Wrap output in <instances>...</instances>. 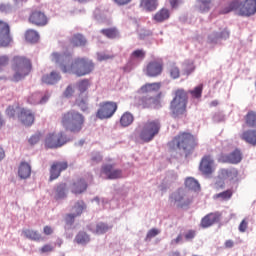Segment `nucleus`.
Wrapping results in <instances>:
<instances>
[{
	"instance_id": "nucleus-42",
	"label": "nucleus",
	"mask_w": 256,
	"mask_h": 256,
	"mask_svg": "<svg viewBox=\"0 0 256 256\" xmlns=\"http://www.w3.org/2000/svg\"><path fill=\"white\" fill-rule=\"evenodd\" d=\"M47 101V98L43 97L41 98V94L34 93L28 98V102L31 103V105H37L39 103H45Z\"/></svg>"
},
{
	"instance_id": "nucleus-62",
	"label": "nucleus",
	"mask_w": 256,
	"mask_h": 256,
	"mask_svg": "<svg viewBox=\"0 0 256 256\" xmlns=\"http://www.w3.org/2000/svg\"><path fill=\"white\" fill-rule=\"evenodd\" d=\"M183 241V236L179 234L175 239L171 241V245H179Z\"/></svg>"
},
{
	"instance_id": "nucleus-35",
	"label": "nucleus",
	"mask_w": 256,
	"mask_h": 256,
	"mask_svg": "<svg viewBox=\"0 0 256 256\" xmlns=\"http://www.w3.org/2000/svg\"><path fill=\"white\" fill-rule=\"evenodd\" d=\"M23 234L26 239H30L31 241H41V234L33 229H25L23 230Z\"/></svg>"
},
{
	"instance_id": "nucleus-36",
	"label": "nucleus",
	"mask_w": 256,
	"mask_h": 256,
	"mask_svg": "<svg viewBox=\"0 0 256 256\" xmlns=\"http://www.w3.org/2000/svg\"><path fill=\"white\" fill-rule=\"evenodd\" d=\"M133 114L131 112H125L120 118V125L122 127H129L134 121Z\"/></svg>"
},
{
	"instance_id": "nucleus-55",
	"label": "nucleus",
	"mask_w": 256,
	"mask_h": 256,
	"mask_svg": "<svg viewBox=\"0 0 256 256\" xmlns=\"http://www.w3.org/2000/svg\"><path fill=\"white\" fill-rule=\"evenodd\" d=\"M247 227H249V222L247 221V219H243L239 224L238 229L240 233H245V231H247Z\"/></svg>"
},
{
	"instance_id": "nucleus-46",
	"label": "nucleus",
	"mask_w": 256,
	"mask_h": 256,
	"mask_svg": "<svg viewBox=\"0 0 256 256\" xmlns=\"http://www.w3.org/2000/svg\"><path fill=\"white\" fill-rule=\"evenodd\" d=\"M109 229H111L110 226H108L107 224H105L103 222H99L96 225L95 233L97 235H103V233H107V231H109Z\"/></svg>"
},
{
	"instance_id": "nucleus-16",
	"label": "nucleus",
	"mask_w": 256,
	"mask_h": 256,
	"mask_svg": "<svg viewBox=\"0 0 256 256\" xmlns=\"http://www.w3.org/2000/svg\"><path fill=\"white\" fill-rule=\"evenodd\" d=\"M163 73V60H152L146 66L148 77H159Z\"/></svg>"
},
{
	"instance_id": "nucleus-28",
	"label": "nucleus",
	"mask_w": 256,
	"mask_h": 256,
	"mask_svg": "<svg viewBox=\"0 0 256 256\" xmlns=\"http://www.w3.org/2000/svg\"><path fill=\"white\" fill-rule=\"evenodd\" d=\"M76 105L85 112L89 110V94L78 95L76 98Z\"/></svg>"
},
{
	"instance_id": "nucleus-26",
	"label": "nucleus",
	"mask_w": 256,
	"mask_h": 256,
	"mask_svg": "<svg viewBox=\"0 0 256 256\" xmlns=\"http://www.w3.org/2000/svg\"><path fill=\"white\" fill-rule=\"evenodd\" d=\"M140 7L144 9V11H156L159 7V0H141Z\"/></svg>"
},
{
	"instance_id": "nucleus-12",
	"label": "nucleus",
	"mask_w": 256,
	"mask_h": 256,
	"mask_svg": "<svg viewBox=\"0 0 256 256\" xmlns=\"http://www.w3.org/2000/svg\"><path fill=\"white\" fill-rule=\"evenodd\" d=\"M12 43L11 26L9 23L0 20V47H11Z\"/></svg>"
},
{
	"instance_id": "nucleus-45",
	"label": "nucleus",
	"mask_w": 256,
	"mask_h": 256,
	"mask_svg": "<svg viewBox=\"0 0 256 256\" xmlns=\"http://www.w3.org/2000/svg\"><path fill=\"white\" fill-rule=\"evenodd\" d=\"M233 197V190L228 189L215 195L216 199H222V201H229Z\"/></svg>"
},
{
	"instance_id": "nucleus-21",
	"label": "nucleus",
	"mask_w": 256,
	"mask_h": 256,
	"mask_svg": "<svg viewBox=\"0 0 256 256\" xmlns=\"http://www.w3.org/2000/svg\"><path fill=\"white\" fill-rule=\"evenodd\" d=\"M41 81L45 83V85H56V83L61 81V73L52 71L50 74L43 75Z\"/></svg>"
},
{
	"instance_id": "nucleus-5",
	"label": "nucleus",
	"mask_w": 256,
	"mask_h": 256,
	"mask_svg": "<svg viewBox=\"0 0 256 256\" xmlns=\"http://www.w3.org/2000/svg\"><path fill=\"white\" fill-rule=\"evenodd\" d=\"M62 126L70 133H81L85 125V116L76 110H69L62 115Z\"/></svg>"
},
{
	"instance_id": "nucleus-58",
	"label": "nucleus",
	"mask_w": 256,
	"mask_h": 256,
	"mask_svg": "<svg viewBox=\"0 0 256 256\" xmlns=\"http://www.w3.org/2000/svg\"><path fill=\"white\" fill-rule=\"evenodd\" d=\"M114 55L109 54H98V61H107L109 59H114Z\"/></svg>"
},
{
	"instance_id": "nucleus-17",
	"label": "nucleus",
	"mask_w": 256,
	"mask_h": 256,
	"mask_svg": "<svg viewBox=\"0 0 256 256\" xmlns=\"http://www.w3.org/2000/svg\"><path fill=\"white\" fill-rule=\"evenodd\" d=\"M221 221V214L219 212H211L206 214L200 221V227L202 229H209V227H213L216 223Z\"/></svg>"
},
{
	"instance_id": "nucleus-25",
	"label": "nucleus",
	"mask_w": 256,
	"mask_h": 256,
	"mask_svg": "<svg viewBox=\"0 0 256 256\" xmlns=\"http://www.w3.org/2000/svg\"><path fill=\"white\" fill-rule=\"evenodd\" d=\"M18 177H20V179H29L31 177V165H29V163H20L18 167Z\"/></svg>"
},
{
	"instance_id": "nucleus-6",
	"label": "nucleus",
	"mask_w": 256,
	"mask_h": 256,
	"mask_svg": "<svg viewBox=\"0 0 256 256\" xmlns=\"http://www.w3.org/2000/svg\"><path fill=\"white\" fill-rule=\"evenodd\" d=\"M197 145V138L190 132H180L169 143V146L172 147V149H175L176 147L179 151H183L185 155H190Z\"/></svg>"
},
{
	"instance_id": "nucleus-64",
	"label": "nucleus",
	"mask_w": 256,
	"mask_h": 256,
	"mask_svg": "<svg viewBox=\"0 0 256 256\" xmlns=\"http://www.w3.org/2000/svg\"><path fill=\"white\" fill-rule=\"evenodd\" d=\"M167 256H181V252L179 251H171Z\"/></svg>"
},
{
	"instance_id": "nucleus-15",
	"label": "nucleus",
	"mask_w": 256,
	"mask_h": 256,
	"mask_svg": "<svg viewBox=\"0 0 256 256\" xmlns=\"http://www.w3.org/2000/svg\"><path fill=\"white\" fill-rule=\"evenodd\" d=\"M68 167H69V163H67V161L53 162L50 167L49 181H55V179H59V177H61V173H63V171H67Z\"/></svg>"
},
{
	"instance_id": "nucleus-37",
	"label": "nucleus",
	"mask_w": 256,
	"mask_h": 256,
	"mask_svg": "<svg viewBox=\"0 0 256 256\" xmlns=\"http://www.w3.org/2000/svg\"><path fill=\"white\" fill-rule=\"evenodd\" d=\"M25 39L29 43H37V41H39V32L34 29H29L25 33Z\"/></svg>"
},
{
	"instance_id": "nucleus-27",
	"label": "nucleus",
	"mask_w": 256,
	"mask_h": 256,
	"mask_svg": "<svg viewBox=\"0 0 256 256\" xmlns=\"http://www.w3.org/2000/svg\"><path fill=\"white\" fill-rule=\"evenodd\" d=\"M89 87H91V81L87 78H84L77 82L76 88L79 91L78 95H89L87 91L89 90Z\"/></svg>"
},
{
	"instance_id": "nucleus-4",
	"label": "nucleus",
	"mask_w": 256,
	"mask_h": 256,
	"mask_svg": "<svg viewBox=\"0 0 256 256\" xmlns=\"http://www.w3.org/2000/svg\"><path fill=\"white\" fill-rule=\"evenodd\" d=\"M236 11L240 17H253L256 13V0L232 1L221 9V15Z\"/></svg>"
},
{
	"instance_id": "nucleus-34",
	"label": "nucleus",
	"mask_w": 256,
	"mask_h": 256,
	"mask_svg": "<svg viewBox=\"0 0 256 256\" xmlns=\"http://www.w3.org/2000/svg\"><path fill=\"white\" fill-rule=\"evenodd\" d=\"M86 209L87 205L85 204V202L79 200L74 204L72 211L77 217H81V215H83V211H85Z\"/></svg>"
},
{
	"instance_id": "nucleus-63",
	"label": "nucleus",
	"mask_w": 256,
	"mask_h": 256,
	"mask_svg": "<svg viewBox=\"0 0 256 256\" xmlns=\"http://www.w3.org/2000/svg\"><path fill=\"white\" fill-rule=\"evenodd\" d=\"M43 233L44 235H53V228L51 226H44Z\"/></svg>"
},
{
	"instance_id": "nucleus-52",
	"label": "nucleus",
	"mask_w": 256,
	"mask_h": 256,
	"mask_svg": "<svg viewBox=\"0 0 256 256\" xmlns=\"http://www.w3.org/2000/svg\"><path fill=\"white\" fill-rule=\"evenodd\" d=\"M131 57H134L135 59H145V51L143 50H135L132 52Z\"/></svg>"
},
{
	"instance_id": "nucleus-18",
	"label": "nucleus",
	"mask_w": 256,
	"mask_h": 256,
	"mask_svg": "<svg viewBox=\"0 0 256 256\" xmlns=\"http://www.w3.org/2000/svg\"><path fill=\"white\" fill-rule=\"evenodd\" d=\"M213 157L211 155H205L200 161L199 170L203 175H211L213 173Z\"/></svg>"
},
{
	"instance_id": "nucleus-48",
	"label": "nucleus",
	"mask_w": 256,
	"mask_h": 256,
	"mask_svg": "<svg viewBox=\"0 0 256 256\" xmlns=\"http://www.w3.org/2000/svg\"><path fill=\"white\" fill-rule=\"evenodd\" d=\"M41 137H43V134L36 132L28 139L29 145H37L41 141Z\"/></svg>"
},
{
	"instance_id": "nucleus-44",
	"label": "nucleus",
	"mask_w": 256,
	"mask_h": 256,
	"mask_svg": "<svg viewBox=\"0 0 256 256\" xmlns=\"http://www.w3.org/2000/svg\"><path fill=\"white\" fill-rule=\"evenodd\" d=\"M193 99H201L203 95V84L196 86L193 90L189 91Z\"/></svg>"
},
{
	"instance_id": "nucleus-54",
	"label": "nucleus",
	"mask_w": 256,
	"mask_h": 256,
	"mask_svg": "<svg viewBox=\"0 0 256 256\" xmlns=\"http://www.w3.org/2000/svg\"><path fill=\"white\" fill-rule=\"evenodd\" d=\"M77 217V215H75L74 213H70L67 214L65 217V222L67 225H73V223H75V218Z\"/></svg>"
},
{
	"instance_id": "nucleus-14",
	"label": "nucleus",
	"mask_w": 256,
	"mask_h": 256,
	"mask_svg": "<svg viewBox=\"0 0 256 256\" xmlns=\"http://www.w3.org/2000/svg\"><path fill=\"white\" fill-rule=\"evenodd\" d=\"M17 118L24 127H31L35 123V113L29 108H19Z\"/></svg>"
},
{
	"instance_id": "nucleus-57",
	"label": "nucleus",
	"mask_w": 256,
	"mask_h": 256,
	"mask_svg": "<svg viewBox=\"0 0 256 256\" xmlns=\"http://www.w3.org/2000/svg\"><path fill=\"white\" fill-rule=\"evenodd\" d=\"M195 235H197V231L195 230H188L184 237L186 239V241H191L192 239H195Z\"/></svg>"
},
{
	"instance_id": "nucleus-11",
	"label": "nucleus",
	"mask_w": 256,
	"mask_h": 256,
	"mask_svg": "<svg viewBox=\"0 0 256 256\" xmlns=\"http://www.w3.org/2000/svg\"><path fill=\"white\" fill-rule=\"evenodd\" d=\"M170 201L173 205H176L178 209H183V207H189L193 200L187 196L185 190L178 189L176 192L172 193Z\"/></svg>"
},
{
	"instance_id": "nucleus-40",
	"label": "nucleus",
	"mask_w": 256,
	"mask_h": 256,
	"mask_svg": "<svg viewBox=\"0 0 256 256\" xmlns=\"http://www.w3.org/2000/svg\"><path fill=\"white\" fill-rule=\"evenodd\" d=\"M75 241L78 243V245H87L91 239L87 233L79 232L75 237Z\"/></svg>"
},
{
	"instance_id": "nucleus-30",
	"label": "nucleus",
	"mask_w": 256,
	"mask_h": 256,
	"mask_svg": "<svg viewBox=\"0 0 256 256\" xmlns=\"http://www.w3.org/2000/svg\"><path fill=\"white\" fill-rule=\"evenodd\" d=\"M229 31L223 30L222 32H214L208 36L209 43H217L218 39H228Z\"/></svg>"
},
{
	"instance_id": "nucleus-23",
	"label": "nucleus",
	"mask_w": 256,
	"mask_h": 256,
	"mask_svg": "<svg viewBox=\"0 0 256 256\" xmlns=\"http://www.w3.org/2000/svg\"><path fill=\"white\" fill-rule=\"evenodd\" d=\"M87 191V182L85 179H78L71 185V192L74 195H81V193H85Z\"/></svg>"
},
{
	"instance_id": "nucleus-7",
	"label": "nucleus",
	"mask_w": 256,
	"mask_h": 256,
	"mask_svg": "<svg viewBox=\"0 0 256 256\" xmlns=\"http://www.w3.org/2000/svg\"><path fill=\"white\" fill-rule=\"evenodd\" d=\"M243 127H249L250 129L244 130L240 134V139L256 147V111L250 110L244 116V125Z\"/></svg>"
},
{
	"instance_id": "nucleus-56",
	"label": "nucleus",
	"mask_w": 256,
	"mask_h": 256,
	"mask_svg": "<svg viewBox=\"0 0 256 256\" xmlns=\"http://www.w3.org/2000/svg\"><path fill=\"white\" fill-rule=\"evenodd\" d=\"M216 189H225V180L221 177H218L215 182Z\"/></svg>"
},
{
	"instance_id": "nucleus-1",
	"label": "nucleus",
	"mask_w": 256,
	"mask_h": 256,
	"mask_svg": "<svg viewBox=\"0 0 256 256\" xmlns=\"http://www.w3.org/2000/svg\"><path fill=\"white\" fill-rule=\"evenodd\" d=\"M51 60L56 63L62 71V73H71L76 77H85V75H91L95 71V63L85 57H77L72 62V54H59L57 52L52 53Z\"/></svg>"
},
{
	"instance_id": "nucleus-60",
	"label": "nucleus",
	"mask_w": 256,
	"mask_h": 256,
	"mask_svg": "<svg viewBox=\"0 0 256 256\" xmlns=\"http://www.w3.org/2000/svg\"><path fill=\"white\" fill-rule=\"evenodd\" d=\"M159 230L153 228L147 233V239H153V237H157Z\"/></svg>"
},
{
	"instance_id": "nucleus-31",
	"label": "nucleus",
	"mask_w": 256,
	"mask_h": 256,
	"mask_svg": "<svg viewBox=\"0 0 256 256\" xmlns=\"http://www.w3.org/2000/svg\"><path fill=\"white\" fill-rule=\"evenodd\" d=\"M196 9L200 13H207L211 10V0H197Z\"/></svg>"
},
{
	"instance_id": "nucleus-19",
	"label": "nucleus",
	"mask_w": 256,
	"mask_h": 256,
	"mask_svg": "<svg viewBox=\"0 0 256 256\" xmlns=\"http://www.w3.org/2000/svg\"><path fill=\"white\" fill-rule=\"evenodd\" d=\"M102 173L106 175L107 179H121L123 177V172L111 164H106L102 167Z\"/></svg>"
},
{
	"instance_id": "nucleus-47",
	"label": "nucleus",
	"mask_w": 256,
	"mask_h": 256,
	"mask_svg": "<svg viewBox=\"0 0 256 256\" xmlns=\"http://www.w3.org/2000/svg\"><path fill=\"white\" fill-rule=\"evenodd\" d=\"M169 73L172 79H179L181 77V70L175 64L170 65Z\"/></svg>"
},
{
	"instance_id": "nucleus-39",
	"label": "nucleus",
	"mask_w": 256,
	"mask_h": 256,
	"mask_svg": "<svg viewBox=\"0 0 256 256\" xmlns=\"http://www.w3.org/2000/svg\"><path fill=\"white\" fill-rule=\"evenodd\" d=\"M9 56L7 55H0V81L6 79L5 74H3V67H7L10 63Z\"/></svg>"
},
{
	"instance_id": "nucleus-33",
	"label": "nucleus",
	"mask_w": 256,
	"mask_h": 256,
	"mask_svg": "<svg viewBox=\"0 0 256 256\" xmlns=\"http://www.w3.org/2000/svg\"><path fill=\"white\" fill-rule=\"evenodd\" d=\"M221 175L224 179H229L230 181H233V179H237V177L239 175V172L235 168L222 169L221 170Z\"/></svg>"
},
{
	"instance_id": "nucleus-59",
	"label": "nucleus",
	"mask_w": 256,
	"mask_h": 256,
	"mask_svg": "<svg viewBox=\"0 0 256 256\" xmlns=\"http://www.w3.org/2000/svg\"><path fill=\"white\" fill-rule=\"evenodd\" d=\"M169 3L172 9H177L183 3V0H169Z\"/></svg>"
},
{
	"instance_id": "nucleus-38",
	"label": "nucleus",
	"mask_w": 256,
	"mask_h": 256,
	"mask_svg": "<svg viewBox=\"0 0 256 256\" xmlns=\"http://www.w3.org/2000/svg\"><path fill=\"white\" fill-rule=\"evenodd\" d=\"M100 33H102L104 37H107V39H117V37H119V31H117L116 28L102 29Z\"/></svg>"
},
{
	"instance_id": "nucleus-22",
	"label": "nucleus",
	"mask_w": 256,
	"mask_h": 256,
	"mask_svg": "<svg viewBox=\"0 0 256 256\" xmlns=\"http://www.w3.org/2000/svg\"><path fill=\"white\" fill-rule=\"evenodd\" d=\"M226 163H231L232 165H237L238 163H241L243 160V154H241V150L235 149L230 154H227L224 157Z\"/></svg>"
},
{
	"instance_id": "nucleus-10",
	"label": "nucleus",
	"mask_w": 256,
	"mask_h": 256,
	"mask_svg": "<svg viewBox=\"0 0 256 256\" xmlns=\"http://www.w3.org/2000/svg\"><path fill=\"white\" fill-rule=\"evenodd\" d=\"M117 102L106 101L99 104V109L96 112L98 119H111L117 112Z\"/></svg>"
},
{
	"instance_id": "nucleus-50",
	"label": "nucleus",
	"mask_w": 256,
	"mask_h": 256,
	"mask_svg": "<svg viewBox=\"0 0 256 256\" xmlns=\"http://www.w3.org/2000/svg\"><path fill=\"white\" fill-rule=\"evenodd\" d=\"M73 95H75V88L73 87V85H68L63 92V97H65L66 99H71Z\"/></svg>"
},
{
	"instance_id": "nucleus-24",
	"label": "nucleus",
	"mask_w": 256,
	"mask_h": 256,
	"mask_svg": "<svg viewBox=\"0 0 256 256\" xmlns=\"http://www.w3.org/2000/svg\"><path fill=\"white\" fill-rule=\"evenodd\" d=\"M55 201H61V199H65L67 197V184L61 183L54 188Z\"/></svg>"
},
{
	"instance_id": "nucleus-2",
	"label": "nucleus",
	"mask_w": 256,
	"mask_h": 256,
	"mask_svg": "<svg viewBox=\"0 0 256 256\" xmlns=\"http://www.w3.org/2000/svg\"><path fill=\"white\" fill-rule=\"evenodd\" d=\"M12 81L19 83L33 71L31 60L25 56H14L11 60Z\"/></svg>"
},
{
	"instance_id": "nucleus-9",
	"label": "nucleus",
	"mask_w": 256,
	"mask_h": 256,
	"mask_svg": "<svg viewBox=\"0 0 256 256\" xmlns=\"http://www.w3.org/2000/svg\"><path fill=\"white\" fill-rule=\"evenodd\" d=\"M67 143V136L63 134V132L60 133H49L45 138V147L46 149H59V147H63Z\"/></svg>"
},
{
	"instance_id": "nucleus-13",
	"label": "nucleus",
	"mask_w": 256,
	"mask_h": 256,
	"mask_svg": "<svg viewBox=\"0 0 256 256\" xmlns=\"http://www.w3.org/2000/svg\"><path fill=\"white\" fill-rule=\"evenodd\" d=\"M28 21L35 27H45L49 24V17L41 10H33L29 15Z\"/></svg>"
},
{
	"instance_id": "nucleus-20",
	"label": "nucleus",
	"mask_w": 256,
	"mask_h": 256,
	"mask_svg": "<svg viewBox=\"0 0 256 256\" xmlns=\"http://www.w3.org/2000/svg\"><path fill=\"white\" fill-rule=\"evenodd\" d=\"M161 82L146 83L138 90L139 95L149 96L151 93H157L161 89Z\"/></svg>"
},
{
	"instance_id": "nucleus-49",
	"label": "nucleus",
	"mask_w": 256,
	"mask_h": 256,
	"mask_svg": "<svg viewBox=\"0 0 256 256\" xmlns=\"http://www.w3.org/2000/svg\"><path fill=\"white\" fill-rule=\"evenodd\" d=\"M163 96V93H158L156 96H152V107L154 109H159L161 107V97Z\"/></svg>"
},
{
	"instance_id": "nucleus-41",
	"label": "nucleus",
	"mask_w": 256,
	"mask_h": 256,
	"mask_svg": "<svg viewBox=\"0 0 256 256\" xmlns=\"http://www.w3.org/2000/svg\"><path fill=\"white\" fill-rule=\"evenodd\" d=\"M152 97L153 96H142L139 99V105L142 107V109H151L152 107Z\"/></svg>"
},
{
	"instance_id": "nucleus-43",
	"label": "nucleus",
	"mask_w": 256,
	"mask_h": 256,
	"mask_svg": "<svg viewBox=\"0 0 256 256\" xmlns=\"http://www.w3.org/2000/svg\"><path fill=\"white\" fill-rule=\"evenodd\" d=\"M185 185L188 189H191L192 191H199V189L201 188L199 182L194 178H187L185 181Z\"/></svg>"
},
{
	"instance_id": "nucleus-51",
	"label": "nucleus",
	"mask_w": 256,
	"mask_h": 256,
	"mask_svg": "<svg viewBox=\"0 0 256 256\" xmlns=\"http://www.w3.org/2000/svg\"><path fill=\"white\" fill-rule=\"evenodd\" d=\"M6 115H7V117H9L10 119H15V116L17 115V110H15V107L9 106V107L6 109Z\"/></svg>"
},
{
	"instance_id": "nucleus-53",
	"label": "nucleus",
	"mask_w": 256,
	"mask_h": 256,
	"mask_svg": "<svg viewBox=\"0 0 256 256\" xmlns=\"http://www.w3.org/2000/svg\"><path fill=\"white\" fill-rule=\"evenodd\" d=\"M55 251V247L51 244H45L41 249V253H53Z\"/></svg>"
},
{
	"instance_id": "nucleus-3",
	"label": "nucleus",
	"mask_w": 256,
	"mask_h": 256,
	"mask_svg": "<svg viewBox=\"0 0 256 256\" xmlns=\"http://www.w3.org/2000/svg\"><path fill=\"white\" fill-rule=\"evenodd\" d=\"M189 103V94L185 89L180 88L174 91V97L170 102V111L174 119L187 117V105Z\"/></svg>"
},
{
	"instance_id": "nucleus-29",
	"label": "nucleus",
	"mask_w": 256,
	"mask_h": 256,
	"mask_svg": "<svg viewBox=\"0 0 256 256\" xmlns=\"http://www.w3.org/2000/svg\"><path fill=\"white\" fill-rule=\"evenodd\" d=\"M169 17H171L169 9L162 8L154 15L153 19L156 21V23H163V21H167Z\"/></svg>"
},
{
	"instance_id": "nucleus-8",
	"label": "nucleus",
	"mask_w": 256,
	"mask_h": 256,
	"mask_svg": "<svg viewBox=\"0 0 256 256\" xmlns=\"http://www.w3.org/2000/svg\"><path fill=\"white\" fill-rule=\"evenodd\" d=\"M159 131H161V122L159 120H149L142 128L140 139L145 143H149L155 139L156 135H159Z\"/></svg>"
},
{
	"instance_id": "nucleus-32",
	"label": "nucleus",
	"mask_w": 256,
	"mask_h": 256,
	"mask_svg": "<svg viewBox=\"0 0 256 256\" xmlns=\"http://www.w3.org/2000/svg\"><path fill=\"white\" fill-rule=\"evenodd\" d=\"M70 43L73 45V47H85V45H87V39H85V36L81 34H75Z\"/></svg>"
},
{
	"instance_id": "nucleus-61",
	"label": "nucleus",
	"mask_w": 256,
	"mask_h": 256,
	"mask_svg": "<svg viewBox=\"0 0 256 256\" xmlns=\"http://www.w3.org/2000/svg\"><path fill=\"white\" fill-rule=\"evenodd\" d=\"M91 159L93 163H101V161H103V157L99 153L94 154Z\"/></svg>"
}]
</instances>
